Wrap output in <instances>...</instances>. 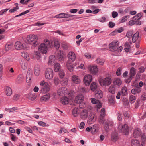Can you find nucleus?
I'll return each instance as SVG.
<instances>
[{"mask_svg": "<svg viewBox=\"0 0 146 146\" xmlns=\"http://www.w3.org/2000/svg\"><path fill=\"white\" fill-rule=\"evenodd\" d=\"M99 129V127L98 125H95L92 127L91 133L92 134H95Z\"/></svg>", "mask_w": 146, "mask_h": 146, "instance_id": "nucleus-37", "label": "nucleus"}, {"mask_svg": "<svg viewBox=\"0 0 146 146\" xmlns=\"http://www.w3.org/2000/svg\"><path fill=\"white\" fill-rule=\"evenodd\" d=\"M130 79L129 80V82H130L131 79V78L133 76L135 75L136 74V69L133 67H132L130 69Z\"/></svg>", "mask_w": 146, "mask_h": 146, "instance_id": "nucleus-33", "label": "nucleus"}, {"mask_svg": "<svg viewBox=\"0 0 146 146\" xmlns=\"http://www.w3.org/2000/svg\"><path fill=\"white\" fill-rule=\"evenodd\" d=\"M39 85L41 86V91L43 94H46L50 91V85L47 82L44 80L40 81Z\"/></svg>", "mask_w": 146, "mask_h": 146, "instance_id": "nucleus-2", "label": "nucleus"}, {"mask_svg": "<svg viewBox=\"0 0 146 146\" xmlns=\"http://www.w3.org/2000/svg\"><path fill=\"white\" fill-rule=\"evenodd\" d=\"M142 15L141 13H139L133 17L134 21L139 20L142 17Z\"/></svg>", "mask_w": 146, "mask_h": 146, "instance_id": "nucleus-45", "label": "nucleus"}, {"mask_svg": "<svg viewBox=\"0 0 146 146\" xmlns=\"http://www.w3.org/2000/svg\"><path fill=\"white\" fill-rule=\"evenodd\" d=\"M119 45V43L117 41H113L109 44V50L114 52L117 51Z\"/></svg>", "mask_w": 146, "mask_h": 146, "instance_id": "nucleus-7", "label": "nucleus"}, {"mask_svg": "<svg viewBox=\"0 0 146 146\" xmlns=\"http://www.w3.org/2000/svg\"><path fill=\"white\" fill-rule=\"evenodd\" d=\"M96 62L99 64L102 65L104 62V61L103 59L98 58L96 60Z\"/></svg>", "mask_w": 146, "mask_h": 146, "instance_id": "nucleus-49", "label": "nucleus"}, {"mask_svg": "<svg viewBox=\"0 0 146 146\" xmlns=\"http://www.w3.org/2000/svg\"><path fill=\"white\" fill-rule=\"evenodd\" d=\"M33 75V72L32 70H28L27 74L26 81L27 82L29 83L31 80Z\"/></svg>", "mask_w": 146, "mask_h": 146, "instance_id": "nucleus-17", "label": "nucleus"}, {"mask_svg": "<svg viewBox=\"0 0 146 146\" xmlns=\"http://www.w3.org/2000/svg\"><path fill=\"white\" fill-rule=\"evenodd\" d=\"M72 81L73 82L76 84H79L81 82V80L80 78L77 76L73 75L72 78Z\"/></svg>", "mask_w": 146, "mask_h": 146, "instance_id": "nucleus-22", "label": "nucleus"}, {"mask_svg": "<svg viewBox=\"0 0 146 146\" xmlns=\"http://www.w3.org/2000/svg\"><path fill=\"white\" fill-rule=\"evenodd\" d=\"M84 99V96L82 94H79L78 95L75 99V101L77 103H80Z\"/></svg>", "mask_w": 146, "mask_h": 146, "instance_id": "nucleus-25", "label": "nucleus"}, {"mask_svg": "<svg viewBox=\"0 0 146 146\" xmlns=\"http://www.w3.org/2000/svg\"><path fill=\"white\" fill-rule=\"evenodd\" d=\"M88 68L90 73L93 74H96L98 72V68L96 66L90 65L88 66Z\"/></svg>", "mask_w": 146, "mask_h": 146, "instance_id": "nucleus-13", "label": "nucleus"}, {"mask_svg": "<svg viewBox=\"0 0 146 146\" xmlns=\"http://www.w3.org/2000/svg\"><path fill=\"white\" fill-rule=\"evenodd\" d=\"M92 80V77L90 74H86L85 76L83 79L84 84L88 86L90 84Z\"/></svg>", "mask_w": 146, "mask_h": 146, "instance_id": "nucleus-10", "label": "nucleus"}, {"mask_svg": "<svg viewBox=\"0 0 146 146\" xmlns=\"http://www.w3.org/2000/svg\"><path fill=\"white\" fill-rule=\"evenodd\" d=\"M21 55L27 61L29 60V54L27 52H23L21 53Z\"/></svg>", "mask_w": 146, "mask_h": 146, "instance_id": "nucleus-43", "label": "nucleus"}, {"mask_svg": "<svg viewBox=\"0 0 146 146\" xmlns=\"http://www.w3.org/2000/svg\"><path fill=\"white\" fill-rule=\"evenodd\" d=\"M38 37L35 35H29L26 38V40L27 42L31 44L36 45L37 44Z\"/></svg>", "mask_w": 146, "mask_h": 146, "instance_id": "nucleus-4", "label": "nucleus"}, {"mask_svg": "<svg viewBox=\"0 0 146 146\" xmlns=\"http://www.w3.org/2000/svg\"><path fill=\"white\" fill-rule=\"evenodd\" d=\"M98 84L95 82H92L90 85V88L92 92L94 91L97 88Z\"/></svg>", "mask_w": 146, "mask_h": 146, "instance_id": "nucleus-29", "label": "nucleus"}, {"mask_svg": "<svg viewBox=\"0 0 146 146\" xmlns=\"http://www.w3.org/2000/svg\"><path fill=\"white\" fill-rule=\"evenodd\" d=\"M108 100L109 103L111 104H114L115 103V98L112 95H109L108 97Z\"/></svg>", "mask_w": 146, "mask_h": 146, "instance_id": "nucleus-31", "label": "nucleus"}, {"mask_svg": "<svg viewBox=\"0 0 146 146\" xmlns=\"http://www.w3.org/2000/svg\"><path fill=\"white\" fill-rule=\"evenodd\" d=\"M44 76L46 79L48 80H52L54 76V72L51 68H47L44 73Z\"/></svg>", "mask_w": 146, "mask_h": 146, "instance_id": "nucleus-5", "label": "nucleus"}, {"mask_svg": "<svg viewBox=\"0 0 146 146\" xmlns=\"http://www.w3.org/2000/svg\"><path fill=\"white\" fill-rule=\"evenodd\" d=\"M131 145L132 146H143L139 141L135 139H133L131 141Z\"/></svg>", "mask_w": 146, "mask_h": 146, "instance_id": "nucleus-30", "label": "nucleus"}, {"mask_svg": "<svg viewBox=\"0 0 146 146\" xmlns=\"http://www.w3.org/2000/svg\"><path fill=\"white\" fill-rule=\"evenodd\" d=\"M34 72L35 75L36 76H38L40 74V68L39 66H35L34 69Z\"/></svg>", "mask_w": 146, "mask_h": 146, "instance_id": "nucleus-32", "label": "nucleus"}, {"mask_svg": "<svg viewBox=\"0 0 146 146\" xmlns=\"http://www.w3.org/2000/svg\"><path fill=\"white\" fill-rule=\"evenodd\" d=\"M105 110L104 108H102L100 112V116L105 117Z\"/></svg>", "mask_w": 146, "mask_h": 146, "instance_id": "nucleus-61", "label": "nucleus"}, {"mask_svg": "<svg viewBox=\"0 0 146 146\" xmlns=\"http://www.w3.org/2000/svg\"><path fill=\"white\" fill-rule=\"evenodd\" d=\"M54 83L56 85H58L59 83V80L58 77H55L54 79Z\"/></svg>", "mask_w": 146, "mask_h": 146, "instance_id": "nucleus-60", "label": "nucleus"}, {"mask_svg": "<svg viewBox=\"0 0 146 146\" xmlns=\"http://www.w3.org/2000/svg\"><path fill=\"white\" fill-rule=\"evenodd\" d=\"M53 46V43L47 39L44 40V43H41L38 47V50L43 54H46L49 48H52Z\"/></svg>", "mask_w": 146, "mask_h": 146, "instance_id": "nucleus-1", "label": "nucleus"}, {"mask_svg": "<svg viewBox=\"0 0 146 146\" xmlns=\"http://www.w3.org/2000/svg\"><path fill=\"white\" fill-rule=\"evenodd\" d=\"M115 82L116 85L118 86L121 85L122 84L121 80L119 78H116L115 80Z\"/></svg>", "mask_w": 146, "mask_h": 146, "instance_id": "nucleus-58", "label": "nucleus"}, {"mask_svg": "<svg viewBox=\"0 0 146 146\" xmlns=\"http://www.w3.org/2000/svg\"><path fill=\"white\" fill-rule=\"evenodd\" d=\"M68 58V61H70L72 62H74L76 59V55L75 53L73 51L69 52L67 55Z\"/></svg>", "mask_w": 146, "mask_h": 146, "instance_id": "nucleus-11", "label": "nucleus"}, {"mask_svg": "<svg viewBox=\"0 0 146 146\" xmlns=\"http://www.w3.org/2000/svg\"><path fill=\"white\" fill-rule=\"evenodd\" d=\"M5 92L6 95L8 96H10L12 94V90L9 86H6L5 87Z\"/></svg>", "mask_w": 146, "mask_h": 146, "instance_id": "nucleus-23", "label": "nucleus"}, {"mask_svg": "<svg viewBox=\"0 0 146 146\" xmlns=\"http://www.w3.org/2000/svg\"><path fill=\"white\" fill-rule=\"evenodd\" d=\"M50 97V94L48 93L42 96L41 98V100L46 101L49 99Z\"/></svg>", "mask_w": 146, "mask_h": 146, "instance_id": "nucleus-35", "label": "nucleus"}, {"mask_svg": "<svg viewBox=\"0 0 146 146\" xmlns=\"http://www.w3.org/2000/svg\"><path fill=\"white\" fill-rule=\"evenodd\" d=\"M72 62L70 61H67L66 63V66L68 70L70 72H72L74 71V66L76 65L75 64H73Z\"/></svg>", "mask_w": 146, "mask_h": 146, "instance_id": "nucleus-15", "label": "nucleus"}, {"mask_svg": "<svg viewBox=\"0 0 146 146\" xmlns=\"http://www.w3.org/2000/svg\"><path fill=\"white\" fill-rule=\"evenodd\" d=\"M20 64L21 68L24 70L26 69L28 66L27 63L25 60H21L20 62Z\"/></svg>", "mask_w": 146, "mask_h": 146, "instance_id": "nucleus-24", "label": "nucleus"}, {"mask_svg": "<svg viewBox=\"0 0 146 146\" xmlns=\"http://www.w3.org/2000/svg\"><path fill=\"white\" fill-rule=\"evenodd\" d=\"M59 76L60 78H62L65 76V73L63 70H60L59 71Z\"/></svg>", "mask_w": 146, "mask_h": 146, "instance_id": "nucleus-62", "label": "nucleus"}, {"mask_svg": "<svg viewBox=\"0 0 146 146\" xmlns=\"http://www.w3.org/2000/svg\"><path fill=\"white\" fill-rule=\"evenodd\" d=\"M133 32L132 31H128L126 34V36L128 38H131L132 36Z\"/></svg>", "mask_w": 146, "mask_h": 146, "instance_id": "nucleus-48", "label": "nucleus"}, {"mask_svg": "<svg viewBox=\"0 0 146 146\" xmlns=\"http://www.w3.org/2000/svg\"><path fill=\"white\" fill-rule=\"evenodd\" d=\"M26 98L31 100H34L36 97V95L35 93H30L26 95Z\"/></svg>", "mask_w": 146, "mask_h": 146, "instance_id": "nucleus-18", "label": "nucleus"}, {"mask_svg": "<svg viewBox=\"0 0 146 146\" xmlns=\"http://www.w3.org/2000/svg\"><path fill=\"white\" fill-rule=\"evenodd\" d=\"M141 91V88L138 86H136L134 88L132 89L131 92L132 94L135 95L137 93H140Z\"/></svg>", "mask_w": 146, "mask_h": 146, "instance_id": "nucleus-28", "label": "nucleus"}, {"mask_svg": "<svg viewBox=\"0 0 146 146\" xmlns=\"http://www.w3.org/2000/svg\"><path fill=\"white\" fill-rule=\"evenodd\" d=\"M102 106V104L99 101V102L98 103V104L96 105V111H98V110L100 109L101 108Z\"/></svg>", "mask_w": 146, "mask_h": 146, "instance_id": "nucleus-57", "label": "nucleus"}, {"mask_svg": "<svg viewBox=\"0 0 146 146\" xmlns=\"http://www.w3.org/2000/svg\"><path fill=\"white\" fill-rule=\"evenodd\" d=\"M68 79L66 78H64L61 82V84L64 86L67 85L68 84Z\"/></svg>", "mask_w": 146, "mask_h": 146, "instance_id": "nucleus-47", "label": "nucleus"}, {"mask_svg": "<svg viewBox=\"0 0 146 146\" xmlns=\"http://www.w3.org/2000/svg\"><path fill=\"white\" fill-rule=\"evenodd\" d=\"M130 44L128 42H126L125 43L124 46L125 47L124 50L126 52H129L131 48Z\"/></svg>", "mask_w": 146, "mask_h": 146, "instance_id": "nucleus-39", "label": "nucleus"}, {"mask_svg": "<svg viewBox=\"0 0 146 146\" xmlns=\"http://www.w3.org/2000/svg\"><path fill=\"white\" fill-rule=\"evenodd\" d=\"M13 46V45L12 44H7L5 46V50L8 51L11 49Z\"/></svg>", "mask_w": 146, "mask_h": 146, "instance_id": "nucleus-51", "label": "nucleus"}, {"mask_svg": "<svg viewBox=\"0 0 146 146\" xmlns=\"http://www.w3.org/2000/svg\"><path fill=\"white\" fill-rule=\"evenodd\" d=\"M65 55L63 51L60 50L58 52L57 54V58L59 61H62L64 60Z\"/></svg>", "mask_w": 146, "mask_h": 146, "instance_id": "nucleus-16", "label": "nucleus"}, {"mask_svg": "<svg viewBox=\"0 0 146 146\" xmlns=\"http://www.w3.org/2000/svg\"><path fill=\"white\" fill-rule=\"evenodd\" d=\"M54 68L55 72H58L60 70V65L59 63H56L54 64Z\"/></svg>", "mask_w": 146, "mask_h": 146, "instance_id": "nucleus-38", "label": "nucleus"}, {"mask_svg": "<svg viewBox=\"0 0 146 146\" xmlns=\"http://www.w3.org/2000/svg\"><path fill=\"white\" fill-rule=\"evenodd\" d=\"M23 44L20 41L16 42L15 44V48L17 50H20L23 48Z\"/></svg>", "mask_w": 146, "mask_h": 146, "instance_id": "nucleus-19", "label": "nucleus"}, {"mask_svg": "<svg viewBox=\"0 0 146 146\" xmlns=\"http://www.w3.org/2000/svg\"><path fill=\"white\" fill-rule=\"evenodd\" d=\"M141 133V130L138 128L136 129L134 131L133 136L135 138L138 137L140 136Z\"/></svg>", "mask_w": 146, "mask_h": 146, "instance_id": "nucleus-26", "label": "nucleus"}, {"mask_svg": "<svg viewBox=\"0 0 146 146\" xmlns=\"http://www.w3.org/2000/svg\"><path fill=\"white\" fill-rule=\"evenodd\" d=\"M95 96L98 98H101L103 96V93L101 90H98L96 92Z\"/></svg>", "mask_w": 146, "mask_h": 146, "instance_id": "nucleus-40", "label": "nucleus"}, {"mask_svg": "<svg viewBox=\"0 0 146 146\" xmlns=\"http://www.w3.org/2000/svg\"><path fill=\"white\" fill-rule=\"evenodd\" d=\"M67 92V88L65 87L60 88L57 91L58 95L62 96L64 95Z\"/></svg>", "mask_w": 146, "mask_h": 146, "instance_id": "nucleus-14", "label": "nucleus"}, {"mask_svg": "<svg viewBox=\"0 0 146 146\" xmlns=\"http://www.w3.org/2000/svg\"><path fill=\"white\" fill-rule=\"evenodd\" d=\"M121 92L123 96L127 95V87L125 86L122 87Z\"/></svg>", "mask_w": 146, "mask_h": 146, "instance_id": "nucleus-41", "label": "nucleus"}, {"mask_svg": "<svg viewBox=\"0 0 146 146\" xmlns=\"http://www.w3.org/2000/svg\"><path fill=\"white\" fill-rule=\"evenodd\" d=\"M118 129L121 133H123L125 134H127L128 131V126L126 124H124L122 125L121 124H120L118 127Z\"/></svg>", "mask_w": 146, "mask_h": 146, "instance_id": "nucleus-8", "label": "nucleus"}, {"mask_svg": "<svg viewBox=\"0 0 146 146\" xmlns=\"http://www.w3.org/2000/svg\"><path fill=\"white\" fill-rule=\"evenodd\" d=\"M99 122L101 123L104 124V127L106 131H107L109 129V125L111 126H112L113 122H111V123H109L107 121H106L104 119V117H101L100 116L99 119Z\"/></svg>", "mask_w": 146, "mask_h": 146, "instance_id": "nucleus-6", "label": "nucleus"}, {"mask_svg": "<svg viewBox=\"0 0 146 146\" xmlns=\"http://www.w3.org/2000/svg\"><path fill=\"white\" fill-rule=\"evenodd\" d=\"M136 98L135 96L131 95L129 97V101L131 103H133L135 102V101Z\"/></svg>", "mask_w": 146, "mask_h": 146, "instance_id": "nucleus-55", "label": "nucleus"}, {"mask_svg": "<svg viewBox=\"0 0 146 146\" xmlns=\"http://www.w3.org/2000/svg\"><path fill=\"white\" fill-rule=\"evenodd\" d=\"M10 136L12 140L14 141H15L17 140V138L13 134H11Z\"/></svg>", "mask_w": 146, "mask_h": 146, "instance_id": "nucleus-63", "label": "nucleus"}, {"mask_svg": "<svg viewBox=\"0 0 146 146\" xmlns=\"http://www.w3.org/2000/svg\"><path fill=\"white\" fill-rule=\"evenodd\" d=\"M70 99L66 97H63L60 99V102L63 104L65 105L68 104L69 102Z\"/></svg>", "mask_w": 146, "mask_h": 146, "instance_id": "nucleus-21", "label": "nucleus"}, {"mask_svg": "<svg viewBox=\"0 0 146 146\" xmlns=\"http://www.w3.org/2000/svg\"><path fill=\"white\" fill-rule=\"evenodd\" d=\"M33 55L37 60H40L41 58L40 54L37 51H35L33 53Z\"/></svg>", "mask_w": 146, "mask_h": 146, "instance_id": "nucleus-36", "label": "nucleus"}, {"mask_svg": "<svg viewBox=\"0 0 146 146\" xmlns=\"http://www.w3.org/2000/svg\"><path fill=\"white\" fill-rule=\"evenodd\" d=\"M89 112L91 113L88 108L83 110L80 113L81 118L83 119H86L88 117Z\"/></svg>", "mask_w": 146, "mask_h": 146, "instance_id": "nucleus-12", "label": "nucleus"}, {"mask_svg": "<svg viewBox=\"0 0 146 146\" xmlns=\"http://www.w3.org/2000/svg\"><path fill=\"white\" fill-rule=\"evenodd\" d=\"M23 80L24 78L22 75H20L19 76L17 79V82L18 84H21L22 83Z\"/></svg>", "mask_w": 146, "mask_h": 146, "instance_id": "nucleus-44", "label": "nucleus"}, {"mask_svg": "<svg viewBox=\"0 0 146 146\" xmlns=\"http://www.w3.org/2000/svg\"><path fill=\"white\" fill-rule=\"evenodd\" d=\"M98 81L101 86H108L112 82V79L110 77L107 76L104 78H100Z\"/></svg>", "mask_w": 146, "mask_h": 146, "instance_id": "nucleus-3", "label": "nucleus"}, {"mask_svg": "<svg viewBox=\"0 0 146 146\" xmlns=\"http://www.w3.org/2000/svg\"><path fill=\"white\" fill-rule=\"evenodd\" d=\"M118 139V134L116 132H113L111 135V139L113 142H116Z\"/></svg>", "mask_w": 146, "mask_h": 146, "instance_id": "nucleus-20", "label": "nucleus"}, {"mask_svg": "<svg viewBox=\"0 0 146 146\" xmlns=\"http://www.w3.org/2000/svg\"><path fill=\"white\" fill-rule=\"evenodd\" d=\"M54 46L56 49H58L60 46L59 42L58 40L56 39L54 40Z\"/></svg>", "mask_w": 146, "mask_h": 146, "instance_id": "nucleus-52", "label": "nucleus"}, {"mask_svg": "<svg viewBox=\"0 0 146 146\" xmlns=\"http://www.w3.org/2000/svg\"><path fill=\"white\" fill-rule=\"evenodd\" d=\"M109 90L110 93L114 94L115 90V86L113 85H111L109 88Z\"/></svg>", "mask_w": 146, "mask_h": 146, "instance_id": "nucleus-46", "label": "nucleus"}, {"mask_svg": "<svg viewBox=\"0 0 146 146\" xmlns=\"http://www.w3.org/2000/svg\"><path fill=\"white\" fill-rule=\"evenodd\" d=\"M38 124L39 126H42L43 127H48L49 125L48 124H46V123L42 121H39L38 123Z\"/></svg>", "mask_w": 146, "mask_h": 146, "instance_id": "nucleus-50", "label": "nucleus"}, {"mask_svg": "<svg viewBox=\"0 0 146 146\" xmlns=\"http://www.w3.org/2000/svg\"><path fill=\"white\" fill-rule=\"evenodd\" d=\"M65 17V13H61L58 14L56 15L54 17V18H64Z\"/></svg>", "mask_w": 146, "mask_h": 146, "instance_id": "nucleus-53", "label": "nucleus"}, {"mask_svg": "<svg viewBox=\"0 0 146 146\" xmlns=\"http://www.w3.org/2000/svg\"><path fill=\"white\" fill-rule=\"evenodd\" d=\"M96 119V116L95 113H91L89 115L87 123L90 124H92L94 123Z\"/></svg>", "mask_w": 146, "mask_h": 146, "instance_id": "nucleus-9", "label": "nucleus"}, {"mask_svg": "<svg viewBox=\"0 0 146 146\" xmlns=\"http://www.w3.org/2000/svg\"><path fill=\"white\" fill-rule=\"evenodd\" d=\"M139 37V32L137 31L132 36V41L133 43H135L138 39Z\"/></svg>", "mask_w": 146, "mask_h": 146, "instance_id": "nucleus-27", "label": "nucleus"}, {"mask_svg": "<svg viewBox=\"0 0 146 146\" xmlns=\"http://www.w3.org/2000/svg\"><path fill=\"white\" fill-rule=\"evenodd\" d=\"M56 58L54 55H50L49 58L48 63L50 64H52L55 62Z\"/></svg>", "mask_w": 146, "mask_h": 146, "instance_id": "nucleus-34", "label": "nucleus"}, {"mask_svg": "<svg viewBox=\"0 0 146 146\" xmlns=\"http://www.w3.org/2000/svg\"><path fill=\"white\" fill-rule=\"evenodd\" d=\"M129 16H125L122 17L120 20V22L121 23H123L127 21L128 19L129 18Z\"/></svg>", "mask_w": 146, "mask_h": 146, "instance_id": "nucleus-56", "label": "nucleus"}, {"mask_svg": "<svg viewBox=\"0 0 146 146\" xmlns=\"http://www.w3.org/2000/svg\"><path fill=\"white\" fill-rule=\"evenodd\" d=\"M86 105L83 102L80 103L79 105V107L81 109H83L86 107Z\"/></svg>", "mask_w": 146, "mask_h": 146, "instance_id": "nucleus-64", "label": "nucleus"}, {"mask_svg": "<svg viewBox=\"0 0 146 146\" xmlns=\"http://www.w3.org/2000/svg\"><path fill=\"white\" fill-rule=\"evenodd\" d=\"M62 46L64 49L67 50L69 47V45L67 43L63 42L62 43Z\"/></svg>", "mask_w": 146, "mask_h": 146, "instance_id": "nucleus-54", "label": "nucleus"}, {"mask_svg": "<svg viewBox=\"0 0 146 146\" xmlns=\"http://www.w3.org/2000/svg\"><path fill=\"white\" fill-rule=\"evenodd\" d=\"M78 107H76L74 108L72 111V114L75 117L77 116L79 114L78 112Z\"/></svg>", "mask_w": 146, "mask_h": 146, "instance_id": "nucleus-42", "label": "nucleus"}, {"mask_svg": "<svg viewBox=\"0 0 146 146\" xmlns=\"http://www.w3.org/2000/svg\"><path fill=\"white\" fill-rule=\"evenodd\" d=\"M90 100L91 103L94 104H97L99 102V100H98L94 98H91Z\"/></svg>", "mask_w": 146, "mask_h": 146, "instance_id": "nucleus-59", "label": "nucleus"}]
</instances>
